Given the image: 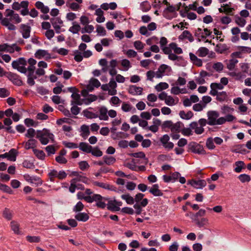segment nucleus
Instances as JSON below:
<instances>
[{"label":"nucleus","mask_w":251,"mask_h":251,"mask_svg":"<svg viewBox=\"0 0 251 251\" xmlns=\"http://www.w3.org/2000/svg\"><path fill=\"white\" fill-rule=\"evenodd\" d=\"M179 115L182 119L189 120L193 117V113L191 111H189L187 113L184 111H180L179 113Z\"/></svg>","instance_id":"obj_32"},{"label":"nucleus","mask_w":251,"mask_h":251,"mask_svg":"<svg viewBox=\"0 0 251 251\" xmlns=\"http://www.w3.org/2000/svg\"><path fill=\"white\" fill-rule=\"evenodd\" d=\"M191 214H192V217H191V218L192 219V220H197V219H198V217H201V216H203L205 215V210H204V209H201L199 210V211L197 212L196 214H193L192 213H191Z\"/></svg>","instance_id":"obj_46"},{"label":"nucleus","mask_w":251,"mask_h":251,"mask_svg":"<svg viewBox=\"0 0 251 251\" xmlns=\"http://www.w3.org/2000/svg\"><path fill=\"white\" fill-rule=\"evenodd\" d=\"M51 24L55 29L56 32L59 33L60 32V28L61 26L59 25H61L63 24V21L60 18H56L51 19Z\"/></svg>","instance_id":"obj_12"},{"label":"nucleus","mask_w":251,"mask_h":251,"mask_svg":"<svg viewBox=\"0 0 251 251\" xmlns=\"http://www.w3.org/2000/svg\"><path fill=\"white\" fill-rule=\"evenodd\" d=\"M97 100V97L95 95H90L88 97L84 100V102L85 104H89L92 102H93Z\"/></svg>","instance_id":"obj_60"},{"label":"nucleus","mask_w":251,"mask_h":251,"mask_svg":"<svg viewBox=\"0 0 251 251\" xmlns=\"http://www.w3.org/2000/svg\"><path fill=\"white\" fill-rule=\"evenodd\" d=\"M183 38L187 39L190 42H193L194 38L192 35L188 30H185L182 32V34Z\"/></svg>","instance_id":"obj_58"},{"label":"nucleus","mask_w":251,"mask_h":251,"mask_svg":"<svg viewBox=\"0 0 251 251\" xmlns=\"http://www.w3.org/2000/svg\"><path fill=\"white\" fill-rule=\"evenodd\" d=\"M117 86V83L113 78L110 79L108 84H103L101 88L103 91H107L108 94L111 96H114L117 94V90L116 89Z\"/></svg>","instance_id":"obj_5"},{"label":"nucleus","mask_w":251,"mask_h":251,"mask_svg":"<svg viewBox=\"0 0 251 251\" xmlns=\"http://www.w3.org/2000/svg\"><path fill=\"white\" fill-rule=\"evenodd\" d=\"M8 78L13 84L18 86L22 85V81L21 80L19 76L16 74L11 73L9 75Z\"/></svg>","instance_id":"obj_19"},{"label":"nucleus","mask_w":251,"mask_h":251,"mask_svg":"<svg viewBox=\"0 0 251 251\" xmlns=\"http://www.w3.org/2000/svg\"><path fill=\"white\" fill-rule=\"evenodd\" d=\"M72 24L73 25L69 28V31L73 34L78 33L81 29L80 25L76 22H73Z\"/></svg>","instance_id":"obj_31"},{"label":"nucleus","mask_w":251,"mask_h":251,"mask_svg":"<svg viewBox=\"0 0 251 251\" xmlns=\"http://www.w3.org/2000/svg\"><path fill=\"white\" fill-rule=\"evenodd\" d=\"M35 5L36 7L40 10L43 13L47 14L49 12V8L47 6H45L43 3L41 1H37Z\"/></svg>","instance_id":"obj_25"},{"label":"nucleus","mask_w":251,"mask_h":251,"mask_svg":"<svg viewBox=\"0 0 251 251\" xmlns=\"http://www.w3.org/2000/svg\"><path fill=\"white\" fill-rule=\"evenodd\" d=\"M190 127L195 130V132L197 134H201L204 131V128L198 126L197 122H193L190 125Z\"/></svg>","instance_id":"obj_24"},{"label":"nucleus","mask_w":251,"mask_h":251,"mask_svg":"<svg viewBox=\"0 0 251 251\" xmlns=\"http://www.w3.org/2000/svg\"><path fill=\"white\" fill-rule=\"evenodd\" d=\"M219 113L215 110H210L207 112V124L210 126L221 125L224 121V117H219Z\"/></svg>","instance_id":"obj_2"},{"label":"nucleus","mask_w":251,"mask_h":251,"mask_svg":"<svg viewBox=\"0 0 251 251\" xmlns=\"http://www.w3.org/2000/svg\"><path fill=\"white\" fill-rule=\"evenodd\" d=\"M21 22L22 18L18 13L12 9H7L5 12V17L2 20L1 24L9 30H15L16 28L12 23L18 24Z\"/></svg>","instance_id":"obj_1"},{"label":"nucleus","mask_w":251,"mask_h":251,"mask_svg":"<svg viewBox=\"0 0 251 251\" xmlns=\"http://www.w3.org/2000/svg\"><path fill=\"white\" fill-rule=\"evenodd\" d=\"M99 64L102 67L101 71L105 73L108 71V63L105 59H101L99 60Z\"/></svg>","instance_id":"obj_42"},{"label":"nucleus","mask_w":251,"mask_h":251,"mask_svg":"<svg viewBox=\"0 0 251 251\" xmlns=\"http://www.w3.org/2000/svg\"><path fill=\"white\" fill-rule=\"evenodd\" d=\"M20 32L24 38H28L30 37L31 27L27 25L21 24L20 25Z\"/></svg>","instance_id":"obj_8"},{"label":"nucleus","mask_w":251,"mask_h":251,"mask_svg":"<svg viewBox=\"0 0 251 251\" xmlns=\"http://www.w3.org/2000/svg\"><path fill=\"white\" fill-rule=\"evenodd\" d=\"M90 153H91L94 156L97 157H100L102 155V152L98 148H92Z\"/></svg>","instance_id":"obj_55"},{"label":"nucleus","mask_w":251,"mask_h":251,"mask_svg":"<svg viewBox=\"0 0 251 251\" xmlns=\"http://www.w3.org/2000/svg\"><path fill=\"white\" fill-rule=\"evenodd\" d=\"M67 5L72 10L74 11L78 10L80 8V6L79 5V4L76 2H72L70 3L67 2Z\"/></svg>","instance_id":"obj_57"},{"label":"nucleus","mask_w":251,"mask_h":251,"mask_svg":"<svg viewBox=\"0 0 251 251\" xmlns=\"http://www.w3.org/2000/svg\"><path fill=\"white\" fill-rule=\"evenodd\" d=\"M189 56L190 58L191 59V61L195 65L201 67L202 65V60L198 58L196 55H195L194 54L190 52L189 53Z\"/></svg>","instance_id":"obj_23"},{"label":"nucleus","mask_w":251,"mask_h":251,"mask_svg":"<svg viewBox=\"0 0 251 251\" xmlns=\"http://www.w3.org/2000/svg\"><path fill=\"white\" fill-rule=\"evenodd\" d=\"M128 92L132 95H140L142 93L143 88L135 85H130L128 89Z\"/></svg>","instance_id":"obj_13"},{"label":"nucleus","mask_w":251,"mask_h":251,"mask_svg":"<svg viewBox=\"0 0 251 251\" xmlns=\"http://www.w3.org/2000/svg\"><path fill=\"white\" fill-rule=\"evenodd\" d=\"M35 56L38 59H41L42 58L49 59L50 58V54L46 50H37L35 53Z\"/></svg>","instance_id":"obj_15"},{"label":"nucleus","mask_w":251,"mask_h":251,"mask_svg":"<svg viewBox=\"0 0 251 251\" xmlns=\"http://www.w3.org/2000/svg\"><path fill=\"white\" fill-rule=\"evenodd\" d=\"M36 138L39 140L42 144L47 145L50 139L53 140V135L50 133L48 130L44 129L42 131H37Z\"/></svg>","instance_id":"obj_3"},{"label":"nucleus","mask_w":251,"mask_h":251,"mask_svg":"<svg viewBox=\"0 0 251 251\" xmlns=\"http://www.w3.org/2000/svg\"><path fill=\"white\" fill-rule=\"evenodd\" d=\"M95 15L98 16L96 18V21L98 23H100L105 21V18L103 16V11L101 8H98L96 10Z\"/></svg>","instance_id":"obj_26"},{"label":"nucleus","mask_w":251,"mask_h":251,"mask_svg":"<svg viewBox=\"0 0 251 251\" xmlns=\"http://www.w3.org/2000/svg\"><path fill=\"white\" fill-rule=\"evenodd\" d=\"M244 165V163L243 161H237L235 163V166L236 167L234 169V171L236 173H240L243 167V166Z\"/></svg>","instance_id":"obj_54"},{"label":"nucleus","mask_w":251,"mask_h":251,"mask_svg":"<svg viewBox=\"0 0 251 251\" xmlns=\"http://www.w3.org/2000/svg\"><path fill=\"white\" fill-rule=\"evenodd\" d=\"M75 177L71 181V186L70 188H79L80 187H84L80 184V182H86L87 179L84 176H80L77 172H73L71 174Z\"/></svg>","instance_id":"obj_4"},{"label":"nucleus","mask_w":251,"mask_h":251,"mask_svg":"<svg viewBox=\"0 0 251 251\" xmlns=\"http://www.w3.org/2000/svg\"><path fill=\"white\" fill-rule=\"evenodd\" d=\"M73 100L71 101V105H81L83 104V100L80 99V96L78 92L74 93L71 95Z\"/></svg>","instance_id":"obj_14"},{"label":"nucleus","mask_w":251,"mask_h":251,"mask_svg":"<svg viewBox=\"0 0 251 251\" xmlns=\"http://www.w3.org/2000/svg\"><path fill=\"white\" fill-rule=\"evenodd\" d=\"M107 208L112 211H117L120 210V208L116 205L114 201H108Z\"/></svg>","instance_id":"obj_37"},{"label":"nucleus","mask_w":251,"mask_h":251,"mask_svg":"<svg viewBox=\"0 0 251 251\" xmlns=\"http://www.w3.org/2000/svg\"><path fill=\"white\" fill-rule=\"evenodd\" d=\"M80 132L81 136L84 139H86L90 133L89 126L86 125H82L80 127Z\"/></svg>","instance_id":"obj_16"},{"label":"nucleus","mask_w":251,"mask_h":251,"mask_svg":"<svg viewBox=\"0 0 251 251\" xmlns=\"http://www.w3.org/2000/svg\"><path fill=\"white\" fill-rule=\"evenodd\" d=\"M169 87V84L166 82H160L155 86V89L157 92H160L167 89Z\"/></svg>","instance_id":"obj_38"},{"label":"nucleus","mask_w":251,"mask_h":251,"mask_svg":"<svg viewBox=\"0 0 251 251\" xmlns=\"http://www.w3.org/2000/svg\"><path fill=\"white\" fill-rule=\"evenodd\" d=\"M151 5L147 1H145L141 4V10L144 12H147L151 9Z\"/></svg>","instance_id":"obj_52"},{"label":"nucleus","mask_w":251,"mask_h":251,"mask_svg":"<svg viewBox=\"0 0 251 251\" xmlns=\"http://www.w3.org/2000/svg\"><path fill=\"white\" fill-rule=\"evenodd\" d=\"M33 152L35 155L40 159H44L45 157V154L42 150L33 149Z\"/></svg>","instance_id":"obj_50"},{"label":"nucleus","mask_w":251,"mask_h":251,"mask_svg":"<svg viewBox=\"0 0 251 251\" xmlns=\"http://www.w3.org/2000/svg\"><path fill=\"white\" fill-rule=\"evenodd\" d=\"M94 201H97L96 205L97 207L101 208H104L106 207V204L105 201L108 200V199L105 197H102L99 194H93L92 195Z\"/></svg>","instance_id":"obj_7"},{"label":"nucleus","mask_w":251,"mask_h":251,"mask_svg":"<svg viewBox=\"0 0 251 251\" xmlns=\"http://www.w3.org/2000/svg\"><path fill=\"white\" fill-rule=\"evenodd\" d=\"M18 152L16 150L14 149H11L9 152H7L8 160L11 161H15L16 160V156Z\"/></svg>","instance_id":"obj_28"},{"label":"nucleus","mask_w":251,"mask_h":251,"mask_svg":"<svg viewBox=\"0 0 251 251\" xmlns=\"http://www.w3.org/2000/svg\"><path fill=\"white\" fill-rule=\"evenodd\" d=\"M121 198L126 201L127 203L132 204L134 203V199L129 194H124L121 196Z\"/></svg>","instance_id":"obj_41"},{"label":"nucleus","mask_w":251,"mask_h":251,"mask_svg":"<svg viewBox=\"0 0 251 251\" xmlns=\"http://www.w3.org/2000/svg\"><path fill=\"white\" fill-rule=\"evenodd\" d=\"M37 141L33 139H29L27 142L24 143V147L26 150H29L32 149H35V148L36 147Z\"/></svg>","instance_id":"obj_21"},{"label":"nucleus","mask_w":251,"mask_h":251,"mask_svg":"<svg viewBox=\"0 0 251 251\" xmlns=\"http://www.w3.org/2000/svg\"><path fill=\"white\" fill-rule=\"evenodd\" d=\"M99 115L98 118L100 120L107 121L108 116L107 115L108 109L105 106H101L99 108Z\"/></svg>","instance_id":"obj_10"},{"label":"nucleus","mask_w":251,"mask_h":251,"mask_svg":"<svg viewBox=\"0 0 251 251\" xmlns=\"http://www.w3.org/2000/svg\"><path fill=\"white\" fill-rule=\"evenodd\" d=\"M27 62L24 58H20L16 61H13L12 66L13 68L17 69L20 72L25 74L27 72V69L25 67Z\"/></svg>","instance_id":"obj_6"},{"label":"nucleus","mask_w":251,"mask_h":251,"mask_svg":"<svg viewBox=\"0 0 251 251\" xmlns=\"http://www.w3.org/2000/svg\"><path fill=\"white\" fill-rule=\"evenodd\" d=\"M170 46L172 48V50H174V52L176 54H181L182 53V49L177 47V45L175 43H172L170 44Z\"/></svg>","instance_id":"obj_45"},{"label":"nucleus","mask_w":251,"mask_h":251,"mask_svg":"<svg viewBox=\"0 0 251 251\" xmlns=\"http://www.w3.org/2000/svg\"><path fill=\"white\" fill-rule=\"evenodd\" d=\"M89 216L86 213H78L75 216V218L79 221L82 222H86L89 219Z\"/></svg>","instance_id":"obj_30"},{"label":"nucleus","mask_w":251,"mask_h":251,"mask_svg":"<svg viewBox=\"0 0 251 251\" xmlns=\"http://www.w3.org/2000/svg\"><path fill=\"white\" fill-rule=\"evenodd\" d=\"M3 217L7 220H10L12 218L13 212L7 208H5L2 213Z\"/></svg>","instance_id":"obj_36"},{"label":"nucleus","mask_w":251,"mask_h":251,"mask_svg":"<svg viewBox=\"0 0 251 251\" xmlns=\"http://www.w3.org/2000/svg\"><path fill=\"white\" fill-rule=\"evenodd\" d=\"M96 31L100 36H104L106 35V30L104 28L100 25H97Z\"/></svg>","instance_id":"obj_63"},{"label":"nucleus","mask_w":251,"mask_h":251,"mask_svg":"<svg viewBox=\"0 0 251 251\" xmlns=\"http://www.w3.org/2000/svg\"><path fill=\"white\" fill-rule=\"evenodd\" d=\"M188 184H190L191 187L196 188H200L204 187L206 186V183L204 180H191L188 181Z\"/></svg>","instance_id":"obj_9"},{"label":"nucleus","mask_w":251,"mask_h":251,"mask_svg":"<svg viewBox=\"0 0 251 251\" xmlns=\"http://www.w3.org/2000/svg\"><path fill=\"white\" fill-rule=\"evenodd\" d=\"M178 101L179 99L178 98H173L172 96L168 95L165 103L169 106H174L176 105L178 102Z\"/></svg>","instance_id":"obj_22"},{"label":"nucleus","mask_w":251,"mask_h":251,"mask_svg":"<svg viewBox=\"0 0 251 251\" xmlns=\"http://www.w3.org/2000/svg\"><path fill=\"white\" fill-rule=\"evenodd\" d=\"M211 91L210 94L212 96H215L217 94L218 90H222L224 88V86L221 83H212L210 85Z\"/></svg>","instance_id":"obj_11"},{"label":"nucleus","mask_w":251,"mask_h":251,"mask_svg":"<svg viewBox=\"0 0 251 251\" xmlns=\"http://www.w3.org/2000/svg\"><path fill=\"white\" fill-rule=\"evenodd\" d=\"M121 63V65L124 67L123 70L124 71H127L131 67L130 61L127 59H123Z\"/></svg>","instance_id":"obj_47"},{"label":"nucleus","mask_w":251,"mask_h":251,"mask_svg":"<svg viewBox=\"0 0 251 251\" xmlns=\"http://www.w3.org/2000/svg\"><path fill=\"white\" fill-rule=\"evenodd\" d=\"M191 150L192 152L200 154H205V151L203 147L199 144H194L191 146Z\"/></svg>","instance_id":"obj_18"},{"label":"nucleus","mask_w":251,"mask_h":251,"mask_svg":"<svg viewBox=\"0 0 251 251\" xmlns=\"http://www.w3.org/2000/svg\"><path fill=\"white\" fill-rule=\"evenodd\" d=\"M26 240L30 243H38L40 241V238L39 236H26Z\"/></svg>","instance_id":"obj_62"},{"label":"nucleus","mask_w":251,"mask_h":251,"mask_svg":"<svg viewBox=\"0 0 251 251\" xmlns=\"http://www.w3.org/2000/svg\"><path fill=\"white\" fill-rule=\"evenodd\" d=\"M158 70H159L160 72L164 75L166 72H171V68L167 65L162 64L159 67Z\"/></svg>","instance_id":"obj_53"},{"label":"nucleus","mask_w":251,"mask_h":251,"mask_svg":"<svg viewBox=\"0 0 251 251\" xmlns=\"http://www.w3.org/2000/svg\"><path fill=\"white\" fill-rule=\"evenodd\" d=\"M212 68L217 72H221L223 70L224 65L221 62H217L213 64Z\"/></svg>","instance_id":"obj_59"},{"label":"nucleus","mask_w":251,"mask_h":251,"mask_svg":"<svg viewBox=\"0 0 251 251\" xmlns=\"http://www.w3.org/2000/svg\"><path fill=\"white\" fill-rule=\"evenodd\" d=\"M222 113L224 114H228L232 113L234 109L227 105H224L222 108Z\"/></svg>","instance_id":"obj_56"},{"label":"nucleus","mask_w":251,"mask_h":251,"mask_svg":"<svg viewBox=\"0 0 251 251\" xmlns=\"http://www.w3.org/2000/svg\"><path fill=\"white\" fill-rule=\"evenodd\" d=\"M239 180L242 182H248L251 179L250 176L246 174H242L239 176Z\"/></svg>","instance_id":"obj_64"},{"label":"nucleus","mask_w":251,"mask_h":251,"mask_svg":"<svg viewBox=\"0 0 251 251\" xmlns=\"http://www.w3.org/2000/svg\"><path fill=\"white\" fill-rule=\"evenodd\" d=\"M117 184L123 185L126 184V188H135L136 186L135 183L131 181H126L125 180L122 178H118L116 180Z\"/></svg>","instance_id":"obj_17"},{"label":"nucleus","mask_w":251,"mask_h":251,"mask_svg":"<svg viewBox=\"0 0 251 251\" xmlns=\"http://www.w3.org/2000/svg\"><path fill=\"white\" fill-rule=\"evenodd\" d=\"M183 124L180 122L173 124L171 131L172 132H179L181 130V126Z\"/></svg>","instance_id":"obj_39"},{"label":"nucleus","mask_w":251,"mask_h":251,"mask_svg":"<svg viewBox=\"0 0 251 251\" xmlns=\"http://www.w3.org/2000/svg\"><path fill=\"white\" fill-rule=\"evenodd\" d=\"M79 149L87 153H90L92 147L85 142H81L79 145Z\"/></svg>","instance_id":"obj_29"},{"label":"nucleus","mask_w":251,"mask_h":251,"mask_svg":"<svg viewBox=\"0 0 251 251\" xmlns=\"http://www.w3.org/2000/svg\"><path fill=\"white\" fill-rule=\"evenodd\" d=\"M83 115L85 117L88 119H95L98 118V114L87 110L83 111Z\"/></svg>","instance_id":"obj_40"},{"label":"nucleus","mask_w":251,"mask_h":251,"mask_svg":"<svg viewBox=\"0 0 251 251\" xmlns=\"http://www.w3.org/2000/svg\"><path fill=\"white\" fill-rule=\"evenodd\" d=\"M238 62V61L236 59H230L226 63L227 68L229 70H233Z\"/></svg>","instance_id":"obj_35"},{"label":"nucleus","mask_w":251,"mask_h":251,"mask_svg":"<svg viewBox=\"0 0 251 251\" xmlns=\"http://www.w3.org/2000/svg\"><path fill=\"white\" fill-rule=\"evenodd\" d=\"M217 100L220 101H224L227 98V94L226 92L222 91L219 93H217L216 95Z\"/></svg>","instance_id":"obj_43"},{"label":"nucleus","mask_w":251,"mask_h":251,"mask_svg":"<svg viewBox=\"0 0 251 251\" xmlns=\"http://www.w3.org/2000/svg\"><path fill=\"white\" fill-rule=\"evenodd\" d=\"M209 50L205 47H201L197 50V55L201 57L206 56L208 53Z\"/></svg>","instance_id":"obj_33"},{"label":"nucleus","mask_w":251,"mask_h":251,"mask_svg":"<svg viewBox=\"0 0 251 251\" xmlns=\"http://www.w3.org/2000/svg\"><path fill=\"white\" fill-rule=\"evenodd\" d=\"M121 109L123 111L125 112L131 111L132 112H135L136 111V109L128 102H123Z\"/></svg>","instance_id":"obj_20"},{"label":"nucleus","mask_w":251,"mask_h":251,"mask_svg":"<svg viewBox=\"0 0 251 251\" xmlns=\"http://www.w3.org/2000/svg\"><path fill=\"white\" fill-rule=\"evenodd\" d=\"M235 23L239 26L243 27L246 24V20L238 16H236L235 17Z\"/></svg>","instance_id":"obj_34"},{"label":"nucleus","mask_w":251,"mask_h":251,"mask_svg":"<svg viewBox=\"0 0 251 251\" xmlns=\"http://www.w3.org/2000/svg\"><path fill=\"white\" fill-rule=\"evenodd\" d=\"M24 177L25 178V179L29 182H35V181H37V183H41V180L40 178L39 177H32L31 176H30L29 175H27V174H25L24 176Z\"/></svg>","instance_id":"obj_44"},{"label":"nucleus","mask_w":251,"mask_h":251,"mask_svg":"<svg viewBox=\"0 0 251 251\" xmlns=\"http://www.w3.org/2000/svg\"><path fill=\"white\" fill-rule=\"evenodd\" d=\"M103 158L104 160V163L108 165H110L114 164L116 161L115 158L112 156H104Z\"/></svg>","instance_id":"obj_51"},{"label":"nucleus","mask_w":251,"mask_h":251,"mask_svg":"<svg viewBox=\"0 0 251 251\" xmlns=\"http://www.w3.org/2000/svg\"><path fill=\"white\" fill-rule=\"evenodd\" d=\"M77 198L79 200L84 199L85 201L89 203H92L94 201V198L92 196H85V194L82 192H78L77 194Z\"/></svg>","instance_id":"obj_27"},{"label":"nucleus","mask_w":251,"mask_h":251,"mask_svg":"<svg viewBox=\"0 0 251 251\" xmlns=\"http://www.w3.org/2000/svg\"><path fill=\"white\" fill-rule=\"evenodd\" d=\"M171 92L174 95H178L180 93H184V91L183 89H180L178 86H174L171 88Z\"/></svg>","instance_id":"obj_49"},{"label":"nucleus","mask_w":251,"mask_h":251,"mask_svg":"<svg viewBox=\"0 0 251 251\" xmlns=\"http://www.w3.org/2000/svg\"><path fill=\"white\" fill-rule=\"evenodd\" d=\"M110 102L113 105L119 106L122 101L118 97L113 96L110 99Z\"/></svg>","instance_id":"obj_61"},{"label":"nucleus","mask_w":251,"mask_h":251,"mask_svg":"<svg viewBox=\"0 0 251 251\" xmlns=\"http://www.w3.org/2000/svg\"><path fill=\"white\" fill-rule=\"evenodd\" d=\"M11 227L12 230L17 234L20 233L19 231V225L15 221L11 222Z\"/></svg>","instance_id":"obj_48"}]
</instances>
